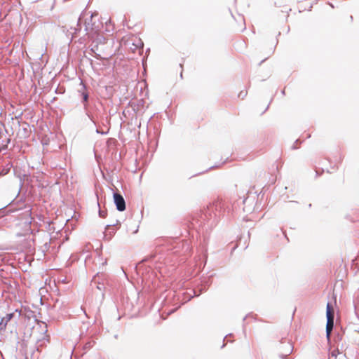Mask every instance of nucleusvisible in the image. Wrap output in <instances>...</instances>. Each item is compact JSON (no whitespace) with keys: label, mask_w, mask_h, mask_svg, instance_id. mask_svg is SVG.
I'll return each instance as SVG.
<instances>
[{"label":"nucleus","mask_w":359,"mask_h":359,"mask_svg":"<svg viewBox=\"0 0 359 359\" xmlns=\"http://www.w3.org/2000/svg\"><path fill=\"white\" fill-rule=\"evenodd\" d=\"M327 325L326 337L328 341L330 339V335L334 326V311L332 306L327 303L326 308Z\"/></svg>","instance_id":"1"},{"label":"nucleus","mask_w":359,"mask_h":359,"mask_svg":"<svg viewBox=\"0 0 359 359\" xmlns=\"http://www.w3.org/2000/svg\"><path fill=\"white\" fill-rule=\"evenodd\" d=\"M114 201L118 211H124L126 210V202L123 197L118 193L114 194Z\"/></svg>","instance_id":"2"},{"label":"nucleus","mask_w":359,"mask_h":359,"mask_svg":"<svg viewBox=\"0 0 359 359\" xmlns=\"http://www.w3.org/2000/svg\"><path fill=\"white\" fill-rule=\"evenodd\" d=\"M13 316V313H8L5 317L2 318L1 321L0 322V328L2 329L5 327Z\"/></svg>","instance_id":"3"},{"label":"nucleus","mask_w":359,"mask_h":359,"mask_svg":"<svg viewBox=\"0 0 359 359\" xmlns=\"http://www.w3.org/2000/svg\"><path fill=\"white\" fill-rule=\"evenodd\" d=\"M82 96L84 102H86L88 99V94L85 89V86H83Z\"/></svg>","instance_id":"4"},{"label":"nucleus","mask_w":359,"mask_h":359,"mask_svg":"<svg viewBox=\"0 0 359 359\" xmlns=\"http://www.w3.org/2000/svg\"><path fill=\"white\" fill-rule=\"evenodd\" d=\"M136 46L137 48H142L143 47V43L140 39H138V43Z\"/></svg>","instance_id":"5"},{"label":"nucleus","mask_w":359,"mask_h":359,"mask_svg":"<svg viewBox=\"0 0 359 359\" xmlns=\"http://www.w3.org/2000/svg\"><path fill=\"white\" fill-rule=\"evenodd\" d=\"M100 217H102L103 218L105 217V213H103L101 211H100Z\"/></svg>","instance_id":"6"}]
</instances>
